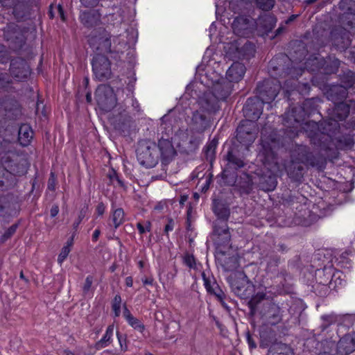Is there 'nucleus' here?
Instances as JSON below:
<instances>
[{
  "mask_svg": "<svg viewBox=\"0 0 355 355\" xmlns=\"http://www.w3.org/2000/svg\"><path fill=\"white\" fill-rule=\"evenodd\" d=\"M92 283L93 277L92 276H87L83 286V293L84 295H87L89 294L92 288Z\"/></svg>",
  "mask_w": 355,
  "mask_h": 355,
  "instance_id": "nucleus-56",
  "label": "nucleus"
},
{
  "mask_svg": "<svg viewBox=\"0 0 355 355\" xmlns=\"http://www.w3.org/2000/svg\"><path fill=\"white\" fill-rule=\"evenodd\" d=\"M184 263L189 268L197 269V263L193 255L187 254L184 257Z\"/></svg>",
  "mask_w": 355,
  "mask_h": 355,
  "instance_id": "nucleus-53",
  "label": "nucleus"
},
{
  "mask_svg": "<svg viewBox=\"0 0 355 355\" xmlns=\"http://www.w3.org/2000/svg\"><path fill=\"white\" fill-rule=\"evenodd\" d=\"M10 72L18 81L26 80L31 73L30 67L26 61L21 58L12 59L10 62Z\"/></svg>",
  "mask_w": 355,
  "mask_h": 355,
  "instance_id": "nucleus-14",
  "label": "nucleus"
},
{
  "mask_svg": "<svg viewBox=\"0 0 355 355\" xmlns=\"http://www.w3.org/2000/svg\"><path fill=\"white\" fill-rule=\"evenodd\" d=\"M202 277L204 282V286L207 291H210V289L214 286H212V282H216L215 281L214 277L212 275H210L209 274H208L207 275L206 272L205 271L202 272Z\"/></svg>",
  "mask_w": 355,
  "mask_h": 355,
  "instance_id": "nucleus-50",
  "label": "nucleus"
},
{
  "mask_svg": "<svg viewBox=\"0 0 355 355\" xmlns=\"http://www.w3.org/2000/svg\"><path fill=\"white\" fill-rule=\"evenodd\" d=\"M157 147L159 148L162 162L164 164L170 162L176 155V151L169 138L164 139L162 137L159 139Z\"/></svg>",
  "mask_w": 355,
  "mask_h": 355,
  "instance_id": "nucleus-16",
  "label": "nucleus"
},
{
  "mask_svg": "<svg viewBox=\"0 0 355 355\" xmlns=\"http://www.w3.org/2000/svg\"><path fill=\"white\" fill-rule=\"evenodd\" d=\"M17 228V225L15 224L10 226L3 234L1 238V241H5L6 240L8 239L11 237V236L16 232V230Z\"/></svg>",
  "mask_w": 355,
  "mask_h": 355,
  "instance_id": "nucleus-57",
  "label": "nucleus"
},
{
  "mask_svg": "<svg viewBox=\"0 0 355 355\" xmlns=\"http://www.w3.org/2000/svg\"><path fill=\"white\" fill-rule=\"evenodd\" d=\"M354 144V139L351 135H343L338 139V147L340 149H351Z\"/></svg>",
  "mask_w": 355,
  "mask_h": 355,
  "instance_id": "nucleus-41",
  "label": "nucleus"
},
{
  "mask_svg": "<svg viewBox=\"0 0 355 355\" xmlns=\"http://www.w3.org/2000/svg\"><path fill=\"white\" fill-rule=\"evenodd\" d=\"M121 297L119 295H116L112 304V309L114 311V317H119L121 314Z\"/></svg>",
  "mask_w": 355,
  "mask_h": 355,
  "instance_id": "nucleus-48",
  "label": "nucleus"
},
{
  "mask_svg": "<svg viewBox=\"0 0 355 355\" xmlns=\"http://www.w3.org/2000/svg\"><path fill=\"white\" fill-rule=\"evenodd\" d=\"M223 178L228 185L236 187L241 193L248 194L252 189V178L245 173L235 178L234 175H232L228 170H224Z\"/></svg>",
  "mask_w": 355,
  "mask_h": 355,
  "instance_id": "nucleus-8",
  "label": "nucleus"
},
{
  "mask_svg": "<svg viewBox=\"0 0 355 355\" xmlns=\"http://www.w3.org/2000/svg\"><path fill=\"white\" fill-rule=\"evenodd\" d=\"M112 123L115 129L125 132L130 129L133 121L128 113L124 110L123 112L113 117Z\"/></svg>",
  "mask_w": 355,
  "mask_h": 355,
  "instance_id": "nucleus-20",
  "label": "nucleus"
},
{
  "mask_svg": "<svg viewBox=\"0 0 355 355\" xmlns=\"http://www.w3.org/2000/svg\"><path fill=\"white\" fill-rule=\"evenodd\" d=\"M335 106L333 110V116L328 121L325 122L328 128H324V133L329 135L332 130L339 127L338 121L345 120L349 113V107L346 103L340 102L334 103Z\"/></svg>",
  "mask_w": 355,
  "mask_h": 355,
  "instance_id": "nucleus-10",
  "label": "nucleus"
},
{
  "mask_svg": "<svg viewBox=\"0 0 355 355\" xmlns=\"http://www.w3.org/2000/svg\"><path fill=\"white\" fill-rule=\"evenodd\" d=\"M291 157L307 167H322L323 158L318 153H313L310 148L304 145H296L291 152Z\"/></svg>",
  "mask_w": 355,
  "mask_h": 355,
  "instance_id": "nucleus-5",
  "label": "nucleus"
},
{
  "mask_svg": "<svg viewBox=\"0 0 355 355\" xmlns=\"http://www.w3.org/2000/svg\"><path fill=\"white\" fill-rule=\"evenodd\" d=\"M24 173V170L21 168H15L10 167V171L3 166H0V191L6 190L12 187L16 181V175H20Z\"/></svg>",
  "mask_w": 355,
  "mask_h": 355,
  "instance_id": "nucleus-15",
  "label": "nucleus"
},
{
  "mask_svg": "<svg viewBox=\"0 0 355 355\" xmlns=\"http://www.w3.org/2000/svg\"><path fill=\"white\" fill-rule=\"evenodd\" d=\"M341 86H345L347 89L349 87H352L355 83V75L352 71H348L347 73L343 74L341 78Z\"/></svg>",
  "mask_w": 355,
  "mask_h": 355,
  "instance_id": "nucleus-44",
  "label": "nucleus"
},
{
  "mask_svg": "<svg viewBox=\"0 0 355 355\" xmlns=\"http://www.w3.org/2000/svg\"><path fill=\"white\" fill-rule=\"evenodd\" d=\"M339 8L344 14L355 15V0H340Z\"/></svg>",
  "mask_w": 355,
  "mask_h": 355,
  "instance_id": "nucleus-37",
  "label": "nucleus"
},
{
  "mask_svg": "<svg viewBox=\"0 0 355 355\" xmlns=\"http://www.w3.org/2000/svg\"><path fill=\"white\" fill-rule=\"evenodd\" d=\"M125 91L127 92H126L127 98L124 99L125 105L128 103L131 104L133 107V110H135L136 112H138L139 111V103L136 101V99L134 98L132 90L129 87H127L125 89H122L121 92L123 94V93H125Z\"/></svg>",
  "mask_w": 355,
  "mask_h": 355,
  "instance_id": "nucleus-43",
  "label": "nucleus"
},
{
  "mask_svg": "<svg viewBox=\"0 0 355 355\" xmlns=\"http://www.w3.org/2000/svg\"><path fill=\"white\" fill-rule=\"evenodd\" d=\"M268 355H294L293 349L286 344L277 343L268 350Z\"/></svg>",
  "mask_w": 355,
  "mask_h": 355,
  "instance_id": "nucleus-33",
  "label": "nucleus"
},
{
  "mask_svg": "<svg viewBox=\"0 0 355 355\" xmlns=\"http://www.w3.org/2000/svg\"><path fill=\"white\" fill-rule=\"evenodd\" d=\"M281 88L282 85L278 80L275 78L266 80L262 83H259L257 85V98L255 99L248 98L247 101H252V103H255L254 110L256 107L262 110V105L270 103L274 101Z\"/></svg>",
  "mask_w": 355,
  "mask_h": 355,
  "instance_id": "nucleus-2",
  "label": "nucleus"
},
{
  "mask_svg": "<svg viewBox=\"0 0 355 355\" xmlns=\"http://www.w3.org/2000/svg\"><path fill=\"white\" fill-rule=\"evenodd\" d=\"M245 72V67L241 62H234L228 69L226 73V78L230 82H239L241 80Z\"/></svg>",
  "mask_w": 355,
  "mask_h": 355,
  "instance_id": "nucleus-23",
  "label": "nucleus"
},
{
  "mask_svg": "<svg viewBox=\"0 0 355 355\" xmlns=\"http://www.w3.org/2000/svg\"><path fill=\"white\" fill-rule=\"evenodd\" d=\"M277 19L271 14H266L259 19V24L263 26L266 31H271L276 25Z\"/></svg>",
  "mask_w": 355,
  "mask_h": 355,
  "instance_id": "nucleus-34",
  "label": "nucleus"
},
{
  "mask_svg": "<svg viewBox=\"0 0 355 355\" xmlns=\"http://www.w3.org/2000/svg\"><path fill=\"white\" fill-rule=\"evenodd\" d=\"M254 104L252 101H246L243 107V112L248 119L242 121L236 129V139L245 146L250 145L255 140L257 133L253 121L258 119L262 114L260 107H256L255 110H253Z\"/></svg>",
  "mask_w": 355,
  "mask_h": 355,
  "instance_id": "nucleus-1",
  "label": "nucleus"
},
{
  "mask_svg": "<svg viewBox=\"0 0 355 355\" xmlns=\"http://www.w3.org/2000/svg\"><path fill=\"white\" fill-rule=\"evenodd\" d=\"M226 159L227 161V167L236 170L245 166L243 158L233 150L228 151Z\"/></svg>",
  "mask_w": 355,
  "mask_h": 355,
  "instance_id": "nucleus-28",
  "label": "nucleus"
},
{
  "mask_svg": "<svg viewBox=\"0 0 355 355\" xmlns=\"http://www.w3.org/2000/svg\"><path fill=\"white\" fill-rule=\"evenodd\" d=\"M261 134L262 148L261 153L266 157V159H272L275 157L274 149L277 147L279 142L277 139L272 135L266 137L263 132Z\"/></svg>",
  "mask_w": 355,
  "mask_h": 355,
  "instance_id": "nucleus-18",
  "label": "nucleus"
},
{
  "mask_svg": "<svg viewBox=\"0 0 355 355\" xmlns=\"http://www.w3.org/2000/svg\"><path fill=\"white\" fill-rule=\"evenodd\" d=\"M70 251H71V248H69V245H64L62 248L61 252L59 254L58 257V262L60 264H62V262L66 259V258L69 255Z\"/></svg>",
  "mask_w": 355,
  "mask_h": 355,
  "instance_id": "nucleus-54",
  "label": "nucleus"
},
{
  "mask_svg": "<svg viewBox=\"0 0 355 355\" xmlns=\"http://www.w3.org/2000/svg\"><path fill=\"white\" fill-rule=\"evenodd\" d=\"M338 352L346 355L355 350V332L345 335L340 339L337 345Z\"/></svg>",
  "mask_w": 355,
  "mask_h": 355,
  "instance_id": "nucleus-19",
  "label": "nucleus"
},
{
  "mask_svg": "<svg viewBox=\"0 0 355 355\" xmlns=\"http://www.w3.org/2000/svg\"><path fill=\"white\" fill-rule=\"evenodd\" d=\"M105 211V206L103 202H99L96 208V213L98 216H103Z\"/></svg>",
  "mask_w": 355,
  "mask_h": 355,
  "instance_id": "nucleus-63",
  "label": "nucleus"
},
{
  "mask_svg": "<svg viewBox=\"0 0 355 355\" xmlns=\"http://www.w3.org/2000/svg\"><path fill=\"white\" fill-rule=\"evenodd\" d=\"M209 126V121L204 112L197 110L193 112L189 128L192 131H197L203 134L205 130Z\"/></svg>",
  "mask_w": 355,
  "mask_h": 355,
  "instance_id": "nucleus-17",
  "label": "nucleus"
},
{
  "mask_svg": "<svg viewBox=\"0 0 355 355\" xmlns=\"http://www.w3.org/2000/svg\"><path fill=\"white\" fill-rule=\"evenodd\" d=\"M95 97L99 107L105 112L112 110L116 104L114 90L107 85H99L96 90Z\"/></svg>",
  "mask_w": 355,
  "mask_h": 355,
  "instance_id": "nucleus-6",
  "label": "nucleus"
},
{
  "mask_svg": "<svg viewBox=\"0 0 355 355\" xmlns=\"http://www.w3.org/2000/svg\"><path fill=\"white\" fill-rule=\"evenodd\" d=\"M212 286H214L210 289V291H208V293L214 295L220 302L223 303L225 293L216 282H212Z\"/></svg>",
  "mask_w": 355,
  "mask_h": 355,
  "instance_id": "nucleus-47",
  "label": "nucleus"
},
{
  "mask_svg": "<svg viewBox=\"0 0 355 355\" xmlns=\"http://www.w3.org/2000/svg\"><path fill=\"white\" fill-rule=\"evenodd\" d=\"M174 227V221L173 219L170 218L168 220V223L166 225L164 228V232L167 234L168 232H171L173 230Z\"/></svg>",
  "mask_w": 355,
  "mask_h": 355,
  "instance_id": "nucleus-64",
  "label": "nucleus"
},
{
  "mask_svg": "<svg viewBox=\"0 0 355 355\" xmlns=\"http://www.w3.org/2000/svg\"><path fill=\"white\" fill-rule=\"evenodd\" d=\"M110 35L107 33H105L104 36L99 39V46L98 48L101 49L105 51H111V40Z\"/></svg>",
  "mask_w": 355,
  "mask_h": 355,
  "instance_id": "nucleus-46",
  "label": "nucleus"
},
{
  "mask_svg": "<svg viewBox=\"0 0 355 355\" xmlns=\"http://www.w3.org/2000/svg\"><path fill=\"white\" fill-rule=\"evenodd\" d=\"M114 332V327L112 325H110L105 331V335L103 338L96 343V347L97 349H103L108 346L112 340V336H113Z\"/></svg>",
  "mask_w": 355,
  "mask_h": 355,
  "instance_id": "nucleus-35",
  "label": "nucleus"
},
{
  "mask_svg": "<svg viewBox=\"0 0 355 355\" xmlns=\"http://www.w3.org/2000/svg\"><path fill=\"white\" fill-rule=\"evenodd\" d=\"M12 83V80L7 73L0 74V89L7 90Z\"/></svg>",
  "mask_w": 355,
  "mask_h": 355,
  "instance_id": "nucleus-52",
  "label": "nucleus"
},
{
  "mask_svg": "<svg viewBox=\"0 0 355 355\" xmlns=\"http://www.w3.org/2000/svg\"><path fill=\"white\" fill-rule=\"evenodd\" d=\"M112 220L115 229L119 227L125 221V214L123 209L118 208L113 211Z\"/></svg>",
  "mask_w": 355,
  "mask_h": 355,
  "instance_id": "nucleus-40",
  "label": "nucleus"
},
{
  "mask_svg": "<svg viewBox=\"0 0 355 355\" xmlns=\"http://www.w3.org/2000/svg\"><path fill=\"white\" fill-rule=\"evenodd\" d=\"M324 71L326 73L331 74L336 73L339 66L340 61L336 58H329L325 61Z\"/></svg>",
  "mask_w": 355,
  "mask_h": 355,
  "instance_id": "nucleus-39",
  "label": "nucleus"
},
{
  "mask_svg": "<svg viewBox=\"0 0 355 355\" xmlns=\"http://www.w3.org/2000/svg\"><path fill=\"white\" fill-rule=\"evenodd\" d=\"M347 94L345 86L333 85L327 92V98L334 103H340L346 98Z\"/></svg>",
  "mask_w": 355,
  "mask_h": 355,
  "instance_id": "nucleus-25",
  "label": "nucleus"
},
{
  "mask_svg": "<svg viewBox=\"0 0 355 355\" xmlns=\"http://www.w3.org/2000/svg\"><path fill=\"white\" fill-rule=\"evenodd\" d=\"M277 184L276 177L275 175H269L262 179L260 182V187L263 190L270 191L275 189Z\"/></svg>",
  "mask_w": 355,
  "mask_h": 355,
  "instance_id": "nucleus-36",
  "label": "nucleus"
},
{
  "mask_svg": "<svg viewBox=\"0 0 355 355\" xmlns=\"http://www.w3.org/2000/svg\"><path fill=\"white\" fill-rule=\"evenodd\" d=\"M92 70L100 81L109 79L112 75L110 62L105 55L97 54L92 59Z\"/></svg>",
  "mask_w": 355,
  "mask_h": 355,
  "instance_id": "nucleus-9",
  "label": "nucleus"
},
{
  "mask_svg": "<svg viewBox=\"0 0 355 355\" xmlns=\"http://www.w3.org/2000/svg\"><path fill=\"white\" fill-rule=\"evenodd\" d=\"M279 263V258L277 256H273L270 258L268 262L266 271L270 273H276L278 271V265Z\"/></svg>",
  "mask_w": 355,
  "mask_h": 355,
  "instance_id": "nucleus-45",
  "label": "nucleus"
},
{
  "mask_svg": "<svg viewBox=\"0 0 355 355\" xmlns=\"http://www.w3.org/2000/svg\"><path fill=\"white\" fill-rule=\"evenodd\" d=\"M1 164H3L2 166L6 167V168H9V169H8L9 171H10L11 166H12L15 168V167H17V168L19 167L18 165L12 166V165L10 164V163L12 162V159L9 154H4L3 155H2L1 157Z\"/></svg>",
  "mask_w": 355,
  "mask_h": 355,
  "instance_id": "nucleus-55",
  "label": "nucleus"
},
{
  "mask_svg": "<svg viewBox=\"0 0 355 355\" xmlns=\"http://www.w3.org/2000/svg\"><path fill=\"white\" fill-rule=\"evenodd\" d=\"M86 213H87V208H83L82 209L80 212H79V214H78V218L76 220V221L74 222L73 223V228L76 229L78 227V226L79 225V224L81 223V221L83 220V219L85 218V216H86Z\"/></svg>",
  "mask_w": 355,
  "mask_h": 355,
  "instance_id": "nucleus-60",
  "label": "nucleus"
},
{
  "mask_svg": "<svg viewBox=\"0 0 355 355\" xmlns=\"http://www.w3.org/2000/svg\"><path fill=\"white\" fill-rule=\"evenodd\" d=\"M6 115L10 118H16L21 114L20 105L15 100H8L4 102Z\"/></svg>",
  "mask_w": 355,
  "mask_h": 355,
  "instance_id": "nucleus-32",
  "label": "nucleus"
},
{
  "mask_svg": "<svg viewBox=\"0 0 355 355\" xmlns=\"http://www.w3.org/2000/svg\"><path fill=\"white\" fill-rule=\"evenodd\" d=\"M232 286L233 289L235 291V292L237 293V295H243V296H245L246 295V294L244 292L242 291L243 286H241L239 284L238 281L234 282L232 284Z\"/></svg>",
  "mask_w": 355,
  "mask_h": 355,
  "instance_id": "nucleus-62",
  "label": "nucleus"
},
{
  "mask_svg": "<svg viewBox=\"0 0 355 355\" xmlns=\"http://www.w3.org/2000/svg\"><path fill=\"white\" fill-rule=\"evenodd\" d=\"M9 55L4 45L0 44V63H5L8 60Z\"/></svg>",
  "mask_w": 355,
  "mask_h": 355,
  "instance_id": "nucleus-58",
  "label": "nucleus"
},
{
  "mask_svg": "<svg viewBox=\"0 0 355 355\" xmlns=\"http://www.w3.org/2000/svg\"><path fill=\"white\" fill-rule=\"evenodd\" d=\"M266 297V294L263 292L257 293L250 300V304H253L254 305L259 303L261 300H264Z\"/></svg>",
  "mask_w": 355,
  "mask_h": 355,
  "instance_id": "nucleus-59",
  "label": "nucleus"
},
{
  "mask_svg": "<svg viewBox=\"0 0 355 355\" xmlns=\"http://www.w3.org/2000/svg\"><path fill=\"white\" fill-rule=\"evenodd\" d=\"M305 168L306 166L303 164L291 157L290 162L286 166V170L291 178L295 181H300L304 174Z\"/></svg>",
  "mask_w": 355,
  "mask_h": 355,
  "instance_id": "nucleus-21",
  "label": "nucleus"
},
{
  "mask_svg": "<svg viewBox=\"0 0 355 355\" xmlns=\"http://www.w3.org/2000/svg\"><path fill=\"white\" fill-rule=\"evenodd\" d=\"M355 32V18H342L341 26L335 27L330 35L333 44L339 47L345 48L349 45L350 35Z\"/></svg>",
  "mask_w": 355,
  "mask_h": 355,
  "instance_id": "nucleus-3",
  "label": "nucleus"
},
{
  "mask_svg": "<svg viewBox=\"0 0 355 355\" xmlns=\"http://www.w3.org/2000/svg\"><path fill=\"white\" fill-rule=\"evenodd\" d=\"M137 157L141 165L146 168H153L159 160L157 147L155 143L149 140H142L138 143Z\"/></svg>",
  "mask_w": 355,
  "mask_h": 355,
  "instance_id": "nucleus-4",
  "label": "nucleus"
},
{
  "mask_svg": "<svg viewBox=\"0 0 355 355\" xmlns=\"http://www.w3.org/2000/svg\"><path fill=\"white\" fill-rule=\"evenodd\" d=\"M81 4L86 8H93L98 5L99 0H80Z\"/></svg>",
  "mask_w": 355,
  "mask_h": 355,
  "instance_id": "nucleus-61",
  "label": "nucleus"
},
{
  "mask_svg": "<svg viewBox=\"0 0 355 355\" xmlns=\"http://www.w3.org/2000/svg\"><path fill=\"white\" fill-rule=\"evenodd\" d=\"M213 232L215 243L219 246H228L230 243L231 234L227 221L216 220L214 222Z\"/></svg>",
  "mask_w": 355,
  "mask_h": 355,
  "instance_id": "nucleus-13",
  "label": "nucleus"
},
{
  "mask_svg": "<svg viewBox=\"0 0 355 355\" xmlns=\"http://www.w3.org/2000/svg\"><path fill=\"white\" fill-rule=\"evenodd\" d=\"M218 144V141L215 139H212L209 144H207L205 153L206 159L209 162H212L215 156V150Z\"/></svg>",
  "mask_w": 355,
  "mask_h": 355,
  "instance_id": "nucleus-42",
  "label": "nucleus"
},
{
  "mask_svg": "<svg viewBox=\"0 0 355 355\" xmlns=\"http://www.w3.org/2000/svg\"><path fill=\"white\" fill-rule=\"evenodd\" d=\"M3 38L15 49L21 48L25 43L23 30L15 23H10L3 28Z\"/></svg>",
  "mask_w": 355,
  "mask_h": 355,
  "instance_id": "nucleus-11",
  "label": "nucleus"
},
{
  "mask_svg": "<svg viewBox=\"0 0 355 355\" xmlns=\"http://www.w3.org/2000/svg\"><path fill=\"white\" fill-rule=\"evenodd\" d=\"M33 135L32 128L28 124H23L19 127L18 140L22 146H27L30 144Z\"/></svg>",
  "mask_w": 355,
  "mask_h": 355,
  "instance_id": "nucleus-27",
  "label": "nucleus"
},
{
  "mask_svg": "<svg viewBox=\"0 0 355 355\" xmlns=\"http://www.w3.org/2000/svg\"><path fill=\"white\" fill-rule=\"evenodd\" d=\"M213 205L214 212L217 216L216 220H224L227 221L230 214L228 207L218 200H214Z\"/></svg>",
  "mask_w": 355,
  "mask_h": 355,
  "instance_id": "nucleus-30",
  "label": "nucleus"
},
{
  "mask_svg": "<svg viewBox=\"0 0 355 355\" xmlns=\"http://www.w3.org/2000/svg\"><path fill=\"white\" fill-rule=\"evenodd\" d=\"M1 0L2 4L5 6H13V15L18 20L23 19L26 15L27 12V6L26 3L24 1H17V2H15L14 0Z\"/></svg>",
  "mask_w": 355,
  "mask_h": 355,
  "instance_id": "nucleus-22",
  "label": "nucleus"
},
{
  "mask_svg": "<svg viewBox=\"0 0 355 355\" xmlns=\"http://www.w3.org/2000/svg\"><path fill=\"white\" fill-rule=\"evenodd\" d=\"M128 323L133 327L135 329L139 331V332H143L144 330V325L136 318L133 315L127 320Z\"/></svg>",
  "mask_w": 355,
  "mask_h": 355,
  "instance_id": "nucleus-51",
  "label": "nucleus"
},
{
  "mask_svg": "<svg viewBox=\"0 0 355 355\" xmlns=\"http://www.w3.org/2000/svg\"><path fill=\"white\" fill-rule=\"evenodd\" d=\"M107 177L108 178L111 184L114 187H119L125 189L126 187L123 181L119 178L117 173L113 168H111L108 171Z\"/></svg>",
  "mask_w": 355,
  "mask_h": 355,
  "instance_id": "nucleus-38",
  "label": "nucleus"
},
{
  "mask_svg": "<svg viewBox=\"0 0 355 355\" xmlns=\"http://www.w3.org/2000/svg\"><path fill=\"white\" fill-rule=\"evenodd\" d=\"M231 93L229 83L216 84L213 88V95L218 100H225Z\"/></svg>",
  "mask_w": 355,
  "mask_h": 355,
  "instance_id": "nucleus-31",
  "label": "nucleus"
},
{
  "mask_svg": "<svg viewBox=\"0 0 355 355\" xmlns=\"http://www.w3.org/2000/svg\"><path fill=\"white\" fill-rule=\"evenodd\" d=\"M257 6L263 10H270L275 6V0H256Z\"/></svg>",
  "mask_w": 355,
  "mask_h": 355,
  "instance_id": "nucleus-49",
  "label": "nucleus"
},
{
  "mask_svg": "<svg viewBox=\"0 0 355 355\" xmlns=\"http://www.w3.org/2000/svg\"><path fill=\"white\" fill-rule=\"evenodd\" d=\"M263 320L270 325H276L282 320V311L279 306L272 302L264 304L260 311Z\"/></svg>",
  "mask_w": 355,
  "mask_h": 355,
  "instance_id": "nucleus-12",
  "label": "nucleus"
},
{
  "mask_svg": "<svg viewBox=\"0 0 355 355\" xmlns=\"http://www.w3.org/2000/svg\"><path fill=\"white\" fill-rule=\"evenodd\" d=\"M249 19L243 16L235 18L232 23V28L234 33L239 35H244L245 31L249 28Z\"/></svg>",
  "mask_w": 355,
  "mask_h": 355,
  "instance_id": "nucleus-29",
  "label": "nucleus"
},
{
  "mask_svg": "<svg viewBox=\"0 0 355 355\" xmlns=\"http://www.w3.org/2000/svg\"><path fill=\"white\" fill-rule=\"evenodd\" d=\"M302 128L306 136L310 138L311 141L316 144V140H320V137L318 124L314 121H308L304 124Z\"/></svg>",
  "mask_w": 355,
  "mask_h": 355,
  "instance_id": "nucleus-26",
  "label": "nucleus"
},
{
  "mask_svg": "<svg viewBox=\"0 0 355 355\" xmlns=\"http://www.w3.org/2000/svg\"><path fill=\"white\" fill-rule=\"evenodd\" d=\"M79 18L85 26L91 28L98 24L101 15L96 10L83 11L80 12Z\"/></svg>",
  "mask_w": 355,
  "mask_h": 355,
  "instance_id": "nucleus-24",
  "label": "nucleus"
},
{
  "mask_svg": "<svg viewBox=\"0 0 355 355\" xmlns=\"http://www.w3.org/2000/svg\"><path fill=\"white\" fill-rule=\"evenodd\" d=\"M180 141L178 146L187 153L193 152L198 148L202 140L203 134L197 131H192L190 128L186 131H181L178 134Z\"/></svg>",
  "mask_w": 355,
  "mask_h": 355,
  "instance_id": "nucleus-7",
  "label": "nucleus"
}]
</instances>
